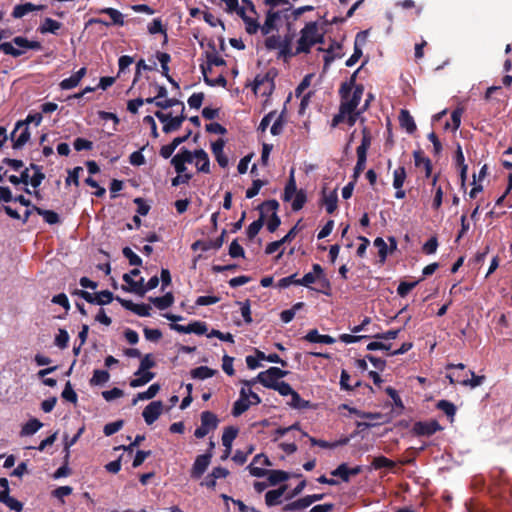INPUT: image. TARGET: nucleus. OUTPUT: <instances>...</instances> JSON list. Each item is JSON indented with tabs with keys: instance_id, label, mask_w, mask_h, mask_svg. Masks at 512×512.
I'll list each match as a JSON object with an SVG mask.
<instances>
[{
	"instance_id": "1",
	"label": "nucleus",
	"mask_w": 512,
	"mask_h": 512,
	"mask_svg": "<svg viewBox=\"0 0 512 512\" xmlns=\"http://www.w3.org/2000/svg\"><path fill=\"white\" fill-rule=\"evenodd\" d=\"M356 72L348 82L341 85L340 95L341 104L340 110L333 118V126L341 122H346L349 126H353L358 117L368 108L370 101L373 99L371 94L362 103L364 87L355 83Z\"/></svg>"
},
{
	"instance_id": "2",
	"label": "nucleus",
	"mask_w": 512,
	"mask_h": 512,
	"mask_svg": "<svg viewBox=\"0 0 512 512\" xmlns=\"http://www.w3.org/2000/svg\"><path fill=\"white\" fill-rule=\"evenodd\" d=\"M241 384L242 387L239 392V398L235 401L232 409V414L235 417L243 414L251 406H256L261 403L259 395L251 389L254 381L243 380L241 381Z\"/></svg>"
},
{
	"instance_id": "3",
	"label": "nucleus",
	"mask_w": 512,
	"mask_h": 512,
	"mask_svg": "<svg viewBox=\"0 0 512 512\" xmlns=\"http://www.w3.org/2000/svg\"><path fill=\"white\" fill-rule=\"evenodd\" d=\"M322 37L320 27L316 22H310L301 30V36L296 47V54L306 53L310 47L317 43Z\"/></svg>"
},
{
	"instance_id": "4",
	"label": "nucleus",
	"mask_w": 512,
	"mask_h": 512,
	"mask_svg": "<svg viewBox=\"0 0 512 512\" xmlns=\"http://www.w3.org/2000/svg\"><path fill=\"white\" fill-rule=\"evenodd\" d=\"M237 14L242 18L245 24V30L249 34H255L259 31L260 24L258 23L257 13L251 2L245 1L237 11Z\"/></svg>"
},
{
	"instance_id": "5",
	"label": "nucleus",
	"mask_w": 512,
	"mask_h": 512,
	"mask_svg": "<svg viewBox=\"0 0 512 512\" xmlns=\"http://www.w3.org/2000/svg\"><path fill=\"white\" fill-rule=\"evenodd\" d=\"M123 280L129 285L128 288L123 287L125 291L132 292L140 296L145 295L147 291L156 288L159 284V278L157 276L150 278L146 284H144V279L142 277H140L139 280H132L128 274L123 275Z\"/></svg>"
},
{
	"instance_id": "6",
	"label": "nucleus",
	"mask_w": 512,
	"mask_h": 512,
	"mask_svg": "<svg viewBox=\"0 0 512 512\" xmlns=\"http://www.w3.org/2000/svg\"><path fill=\"white\" fill-rule=\"evenodd\" d=\"M287 371L282 370L278 367H270L269 369L260 372L255 379L254 383L259 382L264 387L273 389L282 379L287 375Z\"/></svg>"
},
{
	"instance_id": "7",
	"label": "nucleus",
	"mask_w": 512,
	"mask_h": 512,
	"mask_svg": "<svg viewBox=\"0 0 512 512\" xmlns=\"http://www.w3.org/2000/svg\"><path fill=\"white\" fill-rule=\"evenodd\" d=\"M184 105H181L180 114L173 116L171 113L157 111L155 116L163 123V131L170 133L179 129L184 121Z\"/></svg>"
},
{
	"instance_id": "8",
	"label": "nucleus",
	"mask_w": 512,
	"mask_h": 512,
	"mask_svg": "<svg viewBox=\"0 0 512 512\" xmlns=\"http://www.w3.org/2000/svg\"><path fill=\"white\" fill-rule=\"evenodd\" d=\"M274 87V80L269 74L257 75L254 79L253 91L258 97H262L265 103L272 94Z\"/></svg>"
},
{
	"instance_id": "9",
	"label": "nucleus",
	"mask_w": 512,
	"mask_h": 512,
	"mask_svg": "<svg viewBox=\"0 0 512 512\" xmlns=\"http://www.w3.org/2000/svg\"><path fill=\"white\" fill-rule=\"evenodd\" d=\"M218 419L215 414L209 411H204L201 414V425L196 428L194 435L196 438L205 437L210 431L216 429Z\"/></svg>"
},
{
	"instance_id": "10",
	"label": "nucleus",
	"mask_w": 512,
	"mask_h": 512,
	"mask_svg": "<svg viewBox=\"0 0 512 512\" xmlns=\"http://www.w3.org/2000/svg\"><path fill=\"white\" fill-rule=\"evenodd\" d=\"M30 139V131L25 122L18 121L11 133L13 148L21 149Z\"/></svg>"
},
{
	"instance_id": "11",
	"label": "nucleus",
	"mask_w": 512,
	"mask_h": 512,
	"mask_svg": "<svg viewBox=\"0 0 512 512\" xmlns=\"http://www.w3.org/2000/svg\"><path fill=\"white\" fill-rule=\"evenodd\" d=\"M321 282L324 286H329L327 279L325 278L324 271L319 264L312 266V271L306 273L301 279H299V285L310 287L311 284Z\"/></svg>"
},
{
	"instance_id": "12",
	"label": "nucleus",
	"mask_w": 512,
	"mask_h": 512,
	"mask_svg": "<svg viewBox=\"0 0 512 512\" xmlns=\"http://www.w3.org/2000/svg\"><path fill=\"white\" fill-rule=\"evenodd\" d=\"M314 78H315V74H313V73L307 74L303 78L301 83L298 85V87L296 88L295 94L297 97L301 98V101H300L301 110H304L309 103V99L312 95V91L309 90L308 92H306V90L311 86L312 80Z\"/></svg>"
},
{
	"instance_id": "13",
	"label": "nucleus",
	"mask_w": 512,
	"mask_h": 512,
	"mask_svg": "<svg viewBox=\"0 0 512 512\" xmlns=\"http://www.w3.org/2000/svg\"><path fill=\"white\" fill-rule=\"evenodd\" d=\"M272 463L267 456L258 454L253 458V461L248 465L247 469L252 476L263 477L267 475L266 466H271Z\"/></svg>"
},
{
	"instance_id": "14",
	"label": "nucleus",
	"mask_w": 512,
	"mask_h": 512,
	"mask_svg": "<svg viewBox=\"0 0 512 512\" xmlns=\"http://www.w3.org/2000/svg\"><path fill=\"white\" fill-rule=\"evenodd\" d=\"M211 454L198 455L191 468V477L199 479L211 463Z\"/></svg>"
},
{
	"instance_id": "15",
	"label": "nucleus",
	"mask_w": 512,
	"mask_h": 512,
	"mask_svg": "<svg viewBox=\"0 0 512 512\" xmlns=\"http://www.w3.org/2000/svg\"><path fill=\"white\" fill-rule=\"evenodd\" d=\"M163 412V403L161 401H153L143 410L142 416L146 424H153Z\"/></svg>"
},
{
	"instance_id": "16",
	"label": "nucleus",
	"mask_w": 512,
	"mask_h": 512,
	"mask_svg": "<svg viewBox=\"0 0 512 512\" xmlns=\"http://www.w3.org/2000/svg\"><path fill=\"white\" fill-rule=\"evenodd\" d=\"M192 163L195 165L196 169L202 173L210 172V160L208 154L203 150H195L191 152Z\"/></svg>"
},
{
	"instance_id": "17",
	"label": "nucleus",
	"mask_w": 512,
	"mask_h": 512,
	"mask_svg": "<svg viewBox=\"0 0 512 512\" xmlns=\"http://www.w3.org/2000/svg\"><path fill=\"white\" fill-rule=\"evenodd\" d=\"M229 475V471L223 467H215L201 482L202 486L214 489L218 479H224Z\"/></svg>"
},
{
	"instance_id": "18",
	"label": "nucleus",
	"mask_w": 512,
	"mask_h": 512,
	"mask_svg": "<svg viewBox=\"0 0 512 512\" xmlns=\"http://www.w3.org/2000/svg\"><path fill=\"white\" fill-rule=\"evenodd\" d=\"M280 21V13L272 9L267 12L265 22L259 26V31L263 35H268L277 29V23Z\"/></svg>"
},
{
	"instance_id": "19",
	"label": "nucleus",
	"mask_w": 512,
	"mask_h": 512,
	"mask_svg": "<svg viewBox=\"0 0 512 512\" xmlns=\"http://www.w3.org/2000/svg\"><path fill=\"white\" fill-rule=\"evenodd\" d=\"M441 426L437 421L417 422L414 424L413 430L418 435L430 436L439 431Z\"/></svg>"
},
{
	"instance_id": "20",
	"label": "nucleus",
	"mask_w": 512,
	"mask_h": 512,
	"mask_svg": "<svg viewBox=\"0 0 512 512\" xmlns=\"http://www.w3.org/2000/svg\"><path fill=\"white\" fill-rule=\"evenodd\" d=\"M322 202L326 207V211L332 214L337 209L338 194L337 188L332 190L323 189Z\"/></svg>"
},
{
	"instance_id": "21",
	"label": "nucleus",
	"mask_w": 512,
	"mask_h": 512,
	"mask_svg": "<svg viewBox=\"0 0 512 512\" xmlns=\"http://www.w3.org/2000/svg\"><path fill=\"white\" fill-rule=\"evenodd\" d=\"M224 146L225 141L223 139H218L211 144L212 153L218 164L223 168L227 167L229 162L227 156L224 154Z\"/></svg>"
},
{
	"instance_id": "22",
	"label": "nucleus",
	"mask_w": 512,
	"mask_h": 512,
	"mask_svg": "<svg viewBox=\"0 0 512 512\" xmlns=\"http://www.w3.org/2000/svg\"><path fill=\"white\" fill-rule=\"evenodd\" d=\"M172 164L178 174H182L186 170V163H192L191 152L184 150L176 154L172 158Z\"/></svg>"
},
{
	"instance_id": "23",
	"label": "nucleus",
	"mask_w": 512,
	"mask_h": 512,
	"mask_svg": "<svg viewBox=\"0 0 512 512\" xmlns=\"http://www.w3.org/2000/svg\"><path fill=\"white\" fill-rule=\"evenodd\" d=\"M86 72L87 70L85 67L79 69L70 77L63 79L59 84L60 88L63 90H70L77 87L83 79V77L86 75Z\"/></svg>"
},
{
	"instance_id": "24",
	"label": "nucleus",
	"mask_w": 512,
	"mask_h": 512,
	"mask_svg": "<svg viewBox=\"0 0 512 512\" xmlns=\"http://www.w3.org/2000/svg\"><path fill=\"white\" fill-rule=\"evenodd\" d=\"M344 55L342 46L338 43L330 45L329 49L323 51V60L325 67L329 66L335 59L341 58Z\"/></svg>"
},
{
	"instance_id": "25",
	"label": "nucleus",
	"mask_w": 512,
	"mask_h": 512,
	"mask_svg": "<svg viewBox=\"0 0 512 512\" xmlns=\"http://www.w3.org/2000/svg\"><path fill=\"white\" fill-rule=\"evenodd\" d=\"M361 467L356 466L354 468H349L347 464L343 463L339 465L335 470L331 472L333 476L340 477L343 481H349L351 475H357L361 472Z\"/></svg>"
},
{
	"instance_id": "26",
	"label": "nucleus",
	"mask_w": 512,
	"mask_h": 512,
	"mask_svg": "<svg viewBox=\"0 0 512 512\" xmlns=\"http://www.w3.org/2000/svg\"><path fill=\"white\" fill-rule=\"evenodd\" d=\"M155 377V374L150 371H141V369H138L135 374L134 378L130 381V386L133 388L141 387L150 382Z\"/></svg>"
},
{
	"instance_id": "27",
	"label": "nucleus",
	"mask_w": 512,
	"mask_h": 512,
	"mask_svg": "<svg viewBox=\"0 0 512 512\" xmlns=\"http://www.w3.org/2000/svg\"><path fill=\"white\" fill-rule=\"evenodd\" d=\"M122 305L141 317L150 316L151 307L147 304H135L129 300H120Z\"/></svg>"
},
{
	"instance_id": "28",
	"label": "nucleus",
	"mask_w": 512,
	"mask_h": 512,
	"mask_svg": "<svg viewBox=\"0 0 512 512\" xmlns=\"http://www.w3.org/2000/svg\"><path fill=\"white\" fill-rule=\"evenodd\" d=\"M42 8H43V6H37L30 2H27L24 4H19L14 7L12 16L16 19L22 18L25 15H27L28 13L40 10Z\"/></svg>"
},
{
	"instance_id": "29",
	"label": "nucleus",
	"mask_w": 512,
	"mask_h": 512,
	"mask_svg": "<svg viewBox=\"0 0 512 512\" xmlns=\"http://www.w3.org/2000/svg\"><path fill=\"white\" fill-rule=\"evenodd\" d=\"M286 490V486H282L275 490H270L265 494V503L267 506H275L281 503L282 496Z\"/></svg>"
},
{
	"instance_id": "30",
	"label": "nucleus",
	"mask_w": 512,
	"mask_h": 512,
	"mask_svg": "<svg viewBox=\"0 0 512 512\" xmlns=\"http://www.w3.org/2000/svg\"><path fill=\"white\" fill-rule=\"evenodd\" d=\"M159 391H160V385L157 383H154V384L150 385L146 391L138 393L133 398L132 404L136 405L139 401L150 400V399L154 398L158 394Z\"/></svg>"
},
{
	"instance_id": "31",
	"label": "nucleus",
	"mask_w": 512,
	"mask_h": 512,
	"mask_svg": "<svg viewBox=\"0 0 512 512\" xmlns=\"http://www.w3.org/2000/svg\"><path fill=\"white\" fill-rule=\"evenodd\" d=\"M364 41H365V33L362 32V33L357 34L356 39H355L354 53L346 61V66L352 67L358 62V60L362 56V51L359 48V44L363 43Z\"/></svg>"
},
{
	"instance_id": "32",
	"label": "nucleus",
	"mask_w": 512,
	"mask_h": 512,
	"mask_svg": "<svg viewBox=\"0 0 512 512\" xmlns=\"http://www.w3.org/2000/svg\"><path fill=\"white\" fill-rule=\"evenodd\" d=\"M305 339L311 343H324V344H333L335 343V339L329 335H322L317 330L309 331Z\"/></svg>"
},
{
	"instance_id": "33",
	"label": "nucleus",
	"mask_w": 512,
	"mask_h": 512,
	"mask_svg": "<svg viewBox=\"0 0 512 512\" xmlns=\"http://www.w3.org/2000/svg\"><path fill=\"white\" fill-rule=\"evenodd\" d=\"M399 122L401 127L405 129L408 133H413L416 130V124L414 122V119L406 110H401Z\"/></svg>"
},
{
	"instance_id": "34",
	"label": "nucleus",
	"mask_w": 512,
	"mask_h": 512,
	"mask_svg": "<svg viewBox=\"0 0 512 512\" xmlns=\"http://www.w3.org/2000/svg\"><path fill=\"white\" fill-rule=\"evenodd\" d=\"M298 191L299 190H297V185L294 178V170H291L289 180L284 189L283 200L290 202Z\"/></svg>"
},
{
	"instance_id": "35",
	"label": "nucleus",
	"mask_w": 512,
	"mask_h": 512,
	"mask_svg": "<svg viewBox=\"0 0 512 512\" xmlns=\"http://www.w3.org/2000/svg\"><path fill=\"white\" fill-rule=\"evenodd\" d=\"M238 430L233 427H228L224 430L222 434V445L226 448L227 453L230 452L232 443L236 438Z\"/></svg>"
},
{
	"instance_id": "36",
	"label": "nucleus",
	"mask_w": 512,
	"mask_h": 512,
	"mask_svg": "<svg viewBox=\"0 0 512 512\" xmlns=\"http://www.w3.org/2000/svg\"><path fill=\"white\" fill-rule=\"evenodd\" d=\"M150 300L158 309L164 310L173 304L174 297L171 293H166L161 297L151 298Z\"/></svg>"
},
{
	"instance_id": "37",
	"label": "nucleus",
	"mask_w": 512,
	"mask_h": 512,
	"mask_svg": "<svg viewBox=\"0 0 512 512\" xmlns=\"http://www.w3.org/2000/svg\"><path fill=\"white\" fill-rule=\"evenodd\" d=\"M61 28V23L54 20V19H51V18H46L43 23L41 24V26L39 27V31L42 33V34H45V33H56L59 29Z\"/></svg>"
},
{
	"instance_id": "38",
	"label": "nucleus",
	"mask_w": 512,
	"mask_h": 512,
	"mask_svg": "<svg viewBox=\"0 0 512 512\" xmlns=\"http://www.w3.org/2000/svg\"><path fill=\"white\" fill-rule=\"evenodd\" d=\"M43 424L36 418L30 419L21 430V435L29 436L35 434Z\"/></svg>"
},
{
	"instance_id": "39",
	"label": "nucleus",
	"mask_w": 512,
	"mask_h": 512,
	"mask_svg": "<svg viewBox=\"0 0 512 512\" xmlns=\"http://www.w3.org/2000/svg\"><path fill=\"white\" fill-rule=\"evenodd\" d=\"M216 374V371L207 367V366H200L191 371V376L195 379L204 380L207 378H210Z\"/></svg>"
},
{
	"instance_id": "40",
	"label": "nucleus",
	"mask_w": 512,
	"mask_h": 512,
	"mask_svg": "<svg viewBox=\"0 0 512 512\" xmlns=\"http://www.w3.org/2000/svg\"><path fill=\"white\" fill-rule=\"evenodd\" d=\"M100 13L107 14L111 20V24L120 25V26H122L124 24V16L117 9L104 8V9L100 10Z\"/></svg>"
},
{
	"instance_id": "41",
	"label": "nucleus",
	"mask_w": 512,
	"mask_h": 512,
	"mask_svg": "<svg viewBox=\"0 0 512 512\" xmlns=\"http://www.w3.org/2000/svg\"><path fill=\"white\" fill-rule=\"evenodd\" d=\"M110 379V374L106 370H95L92 378L90 379V384L92 386H99L107 383Z\"/></svg>"
},
{
	"instance_id": "42",
	"label": "nucleus",
	"mask_w": 512,
	"mask_h": 512,
	"mask_svg": "<svg viewBox=\"0 0 512 512\" xmlns=\"http://www.w3.org/2000/svg\"><path fill=\"white\" fill-rule=\"evenodd\" d=\"M291 400L288 405L295 409H306L310 407L309 401L303 400L300 395L294 390L291 395Z\"/></svg>"
},
{
	"instance_id": "43",
	"label": "nucleus",
	"mask_w": 512,
	"mask_h": 512,
	"mask_svg": "<svg viewBox=\"0 0 512 512\" xmlns=\"http://www.w3.org/2000/svg\"><path fill=\"white\" fill-rule=\"evenodd\" d=\"M406 179V171L404 167H398L393 172V187L396 190L403 187V184Z\"/></svg>"
},
{
	"instance_id": "44",
	"label": "nucleus",
	"mask_w": 512,
	"mask_h": 512,
	"mask_svg": "<svg viewBox=\"0 0 512 512\" xmlns=\"http://www.w3.org/2000/svg\"><path fill=\"white\" fill-rule=\"evenodd\" d=\"M202 73L204 76V81L210 86H222L226 85V79L222 75H218L216 77H210L206 68H202Z\"/></svg>"
},
{
	"instance_id": "45",
	"label": "nucleus",
	"mask_w": 512,
	"mask_h": 512,
	"mask_svg": "<svg viewBox=\"0 0 512 512\" xmlns=\"http://www.w3.org/2000/svg\"><path fill=\"white\" fill-rule=\"evenodd\" d=\"M157 59L159 60L163 74L166 76L168 81L172 83L173 85L177 86V84L173 81V79L169 76V67L168 63L170 61V56L167 53H158Z\"/></svg>"
},
{
	"instance_id": "46",
	"label": "nucleus",
	"mask_w": 512,
	"mask_h": 512,
	"mask_svg": "<svg viewBox=\"0 0 512 512\" xmlns=\"http://www.w3.org/2000/svg\"><path fill=\"white\" fill-rule=\"evenodd\" d=\"M208 327L205 322L202 321H193L188 324V334L194 333L197 335L207 334Z\"/></svg>"
},
{
	"instance_id": "47",
	"label": "nucleus",
	"mask_w": 512,
	"mask_h": 512,
	"mask_svg": "<svg viewBox=\"0 0 512 512\" xmlns=\"http://www.w3.org/2000/svg\"><path fill=\"white\" fill-rule=\"evenodd\" d=\"M414 156L416 166L424 168L426 176L429 177L432 172L431 161L428 158L421 156L420 153L417 152L414 154Z\"/></svg>"
},
{
	"instance_id": "48",
	"label": "nucleus",
	"mask_w": 512,
	"mask_h": 512,
	"mask_svg": "<svg viewBox=\"0 0 512 512\" xmlns=\"http://www.w3.org/2000/svg\"><path fill=\"white\" fill-rule=\"evenodd\" d=\"M291 207L294 211H299L303 208L306 203V193L303 190H299L292 198Z\"/></svg>"
},
{
	"instance_id": "49",
	"label": "nucleus",
	"mask_w": 512,
	"mask_h": 512,
	"mask_svg": "<svg viewBox=\"0 0 512 512\" xmlns=\"http://www.w3.org/2000/svg\"><path fill=\"white\" fill-rule=\"evenodd\" d=\"M267 474L271 485H276L288 479V474L281 470L267 471Z\"/></svg>"
},
{
	"instance_id": "50",
	"label": "nucleus",
	"mask_w": 512,
	"mask_h": 512,
	"mask_svg": "<svg viewBox=\"0 0 512 512\" xmlns=\"http://www.w3.org/2000/svg\"><path fill=\"white\" fill-rule=\"evenodd\" d=\"M309 507L306 497L300 498L296 501L286 504L283 507L284 511H301Z\"/></svg>"
},
{
	"instance_id": "51",
	"label": "nucleus",
	"mask_w": 512,
	"mask_h": 512,
	"mask_svg": "<svg viewBox=\"0 0 512 512\" xmlns=\"http://www.w3.org/2000/svg\"><path fill=\"white\" fill-rule=\"evenodd\" d=\"M309 440L311 442L312 445H317L321 448H336L340 445H344L347 443V439H343V440H339V441H335V442H327V441H324V440H317L313 437H309Z\"/></svg>"
},
{
	"instance_id": "52",
	"label": "nucleus",
	"mask_w": 512,
	"mask_h": 512,
	"mask_svg": "<svg viewBox=\"0 0 512 512\" xmlns=\"http://www.w3.org/2000/svg\"><path fill=\"white\" fill-rule=\"evenodd\" d=\"M462 114H463L462 108H457L456 110H454L451 114L452 125L450 123H446L445 128L446 129L451 128L453 131L458 130V128L460 127V124H461Z\"/></svg>"
},
{
	"instance_id": "53",
	"label": "nucleus",
	"mask_w": 512,
	"mask_h": 512,
	"mask_svg": "<svg viewBox=\"0 0 512 512\" xmlns=\"http://www.w3.org/2000/svg\"><path fill=\"white\" fill-rule=\"evenodd\" d=\"M0 50L5 54L12 55L14 57H18L24 53L23 50L16 48L12 42L1 43Z\"/></svg>"
},
{
	"instance_id": "54",
	"label": "nucleus",
	"mask_w": 512,
	"mask_h": 512,
	"mask_svg": "<svg viewBox=\"0 0 512 512\" xmlns=\"http://www.w3.org/2000/svg\"><path fill=\"white\" fill-rule=\"evenodd\" d=\"M36 211L39 215H41L43 217L45 222H47L48 224H56L59 222V216L54 211L43 210L40 208H36Z\"/></svg>"
},
{
	"instance_id": "55",
	"label": "nucleus",
	"mask_w": 512,
	"mask_h": 512,
	"mask_svg": "<svg viewBox=\"0 0 512 512\" xmlns=\"http://www.w3.org/2000/svg\"><path fill=\"white\" fill-rule=\"evenodd\" d=\"M471 378L470 379H462L460 384L463 386H469L471 388H476L480 386L484 381V376H477L474 372L470 371Z\"/></svg>"
},
{
	"instance_id": "56",
	"label": "nucleus",
	"mask_w": 512,
	"mask_h": 512,
	"mask_svg": "<svg viewBox=\"0 0 512 512\" xmlns=\"http://www.w3.org/2000/svg\"><path fill=\"white\" fill-rule=\"evenodd\" d=\"M375 247L378 248V254L380 256L381 262H384L388 255V246L383 238L377 237L374 240Z\"/></svg>"
},
{
	"instance_id": "57",
	"label": "nucleus",
	"mask_w": 512,
	"mask_h": 512,
	"mask_svg": "<svg viewBox=\"0 0 512 512\" xmlns=\"http://www.w3.org/2000/svg\"><path fill=\"white\" fill-rule=\"evenodd\" d=\"M12 43L14 45H16L18 47V49H21V50H26V49H31V48H35L38 46L37 43H34V42H30L28 41L26 38L24 37H15L12 41Z\"/></svg>"
},
{
	"instance_id": "58",
	"label": "nucleus",
	"mask_w": 512,
	"mask_h": 512,
	"mask_svg": "<svg viewBox=\"0 0 512 512\" xmlns=\"http://www.w3.org/2000/svg\"><path fill=\"white\" fill-rule=\"evenodd\" d=\"M69 342V334L66 330L60 329L58 334L55 337V344L61 349L67 347Z\"/></svg>"
},
{
	"instance_id": "59",
	"label": "nucleus",
	"mask_w": 512,
	"mask_h": 512,
	"mask_svg": "<svg viewBox=\"0 0 512 512\" xmlns=\"http://www.w3.org/2000/svg\"><path fill=\"white\" fill-rule=\"evenodd\" d=\"M437 407L449 417H453L455 415L456 407L449 401L441 400L438 402Z\"/></svg>"
},
{
	"instance_id": "60",
	"label": "nucleus",
	"mask_w": 512,
	"mask_h": 512,
	"mask_svg": "<svg viewBox=\"0 0 512 512\" xmlns=\"http://www.w3.org/2000/svg\"><path fill=\"white\" fill-rule=\"evenodd\" d=\"M123 255L129 260L130 265L140 266L142 264V259L129 247L123 249Z\"/></svg>"
},
{
	"instance_id": "61",
	"label": "nucleus",
	"mask_w": 512,
	"mask_h": 512,
	"mask_svg": "<svg viewBox=\"0 0 512 512\" xmlns=\"http://www.w3.org/2000/svg\"><path fill=\"white\" fill-rule=\"evenodd\" d=\"M372 465L375 469L392 468L394 462L384 456H379L374 458Z\"/></svg>"
},
{
	"instance_id": "62",
	"label": "nucleus",
	"mask_w": 512,
	"mask_h": 512,
	"mask_svg": "<svg viewBox=\"0 0 512 512\" xmlns=\"http://www.w3.org/2000/svg\"><path fill=\"white\" fill-rule=\"evenodd\" d=\"M207 337L208 338L216 337V338L220 339L221 341L234 343V337L231 333H223V332H221L219 330H215V329H213L209 333H207Z\"/></svg>"
},
{
	"instance_id": "63",
	"label": "nucleus",
	"mask_w": 512,
	"mask_h": 512,
	"mask_svg": "<svg viewBox=\"0 0 512 512\" xmlns=\"http://www.w3.org/2000/svg\"><path fill=\"white\" fill-rule=\"evenodd\" d=\"M73 489L70 486H60L55 489L52 494L54 497L59 499L62 503H64V497L69 496L72 493Z\"/></svg>"
},
{
	"instance_id": "64",
	"label": "nucleus",
	"mask_w": 512,
	"mask_h": 512,
	"mask_svg": "<svg viewBox=\"0 0 512 512\" xmlns=\"http://www.w3.org/2000/svg\"><path fill=\"white\" fill-rule=\"evenodd\" d=\"M262 226H263V223L261 220L252 222L246 230V234H247L248 238L253 239L259 233Z\"/></svg>"
}]
</instances>
